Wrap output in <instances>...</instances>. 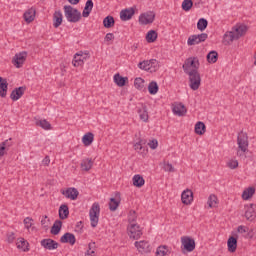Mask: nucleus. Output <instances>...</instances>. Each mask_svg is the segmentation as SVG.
<instances>
[{
    "instance_id": "57",
    "label": "nucleus",
    "mask_w": 256,
    "mask_h": 256,
    "mask_svg": "<svg viewBox=\"0 0 256 256\" xmlns=\"http://www.w3.org/2000/svg\"><path fill=\"white\" fill-rule=\"evenodd\" d=\"M7 241L8 243H13L15 241V233L9 232L7 234Z\"/></svg>"
},
{
    "instance_id": "58",
    "label": "nucleus",
    "mask_w": 256,
    "mask_h": 256,
    "mask_svg": "<svg viewBox=\"0 0 256 256\" xmlns=\"http://www.w3.org/2000/svg\"><path fill=\"white\" fill-rule=\"evenodd\" d=\"M76 231H78V233H83V222L82 221L77 222Z\"/></svg>"
},
{
    "instance_id": "11",
    "label": "nucleus",
    "mask_w": 256,
    "mask_h": 256,
    "mask_svg": "<svg viewBox=\"0 0 256 256\" xmlns=\"http://www.w3.org/2000/svg\"><path fill=\"white\" fill-rule=\"evenodd\" d=\"M181 243L188 253L195 251V240L189 236H183L181 238Z\"/></svg>"
},
{
    "instance_id": "14",
    "label": "nucleus",
    "mask_w": 256,
    "mask_h": 256,
    "mask_svg": "<svg viewBox=\"0 0 256 256\" xmlns=\"http://www.w3.org/2000/svg\"><path fill=\"white\" fill-rule=\"evenodd\" d=\"M134 245L139 253H151V245L145 240L139 242L136 241Z\"/></svg>"
},
{
    "instance_id": "62",
    "label": "nucleus",
    "mask_w": 256,
    "mask_h": 256,
    "mask_svg": "<svg viewBox=\"0 0 256 256\" xmlns=\"http://www.w3.org/2000/svg\"><path fill=\"white\" fill-rule=\"evenodd\" d=\"M6 148L2 144H0V157H3L5 155Z\"/></svg>"
},
{
    "instance_id": "10",
    "label": "nucleus",
    "mask_w": 256,
    "mask_h": 256,
    "mask_svg": "<svg viewBox=\"0 0 256 256\" xmlns=\"http://www.w3.org/2000/svg\"><path fill=\"white\" fill-rule=\"evenodd\" d=\"M88 59L89 54H85L83 52L76 53L72 60V65H74V67H82V65H84L85 61H87Z\"/></svg>"
},
{
    "instance_id": "55",
    "label": "nucleus",
    "mask_w": 256,
    "mask_h": 256,
    "mask_svg": "<svg viewBox=\"0 0 256 256\" xmlns=\"http://www.w3.org/2000/svg\"><path fill=\"white\" fill-rule=\"evenodd\" d=\"M150 149H157V147H159V142L157 141V139H154L152 141H150L148 143Z\"/></svg>"
},
{
    "instance_id": "53",
    "label": "nucleus",
    "mask_w": 256,
    "mask_h": 256,
    "mask_svg": "<svg viewBox=\"0 0 256 256\" xmlns=\"http://www.w3.org/2000/svg\"><path fill=\"white\" fill-rule=\"evenodd\" d=\"M24 225L26 227V229H31V227L33 226V219L27 217L24 219Z\"/></svg>"
},
{
    "instance_id": "52",
    "label": "nucleus",
    "mask_w": 256,
    "mask_h": 256,
    "mask_svg": "<svg viewBox=\"0 0 256 256\" xmlns=\"http://www.w3.org/2000/svg\"><path fill=\"white\" fill-rule=\"evenodd\" d=\"M227 166L229 169H237V167H239V162L237 160H230L228 161Z\"/></svg>"
},
{
    "instance_id": "46",
    "label": "nucleus",
    "mask_w": 256,
    "mask_h": 256,
    "mask_svg": "<svg viewBox=\"0 0 256 256\" xmlns=\"http://www.w3.org/2000/svg\"><path fill=\"white\" fill-rule=\"evenodd\" d=\"M217 196H215V194H211L209 197H208V201H207V205L208 207L211 209L213 207H217Z\"/></svg>"
},
{
    "instance_id": "13",
    "label": "nucleus",
    "mask_w": 256,
    "mask_h": 256,
    "mask_svg": "<svg viewBox=\"0 0 256 256\" xmlns=\"http://www.w3.org/2000/svg\"><path fill=\"white\" fill-rule=\"evenodd\" d=\"M40 245L44 249H48V251H53L59 247V243L51 238L41 240Z\"/></svg>"
},
{
    "instance_id": "19",
    "label": "nucleus",
    "mask_w": 256,
    "mask_h": 256,
    "mask_svg": "<svg viewBox=\"0 0 256 256\" xmlns=\"http://www.w3.org/2000/svg\"><path fill=\"white\" fill-rule=\"evenodd\" d=\"M24 93L25 87H18L11 92L10 99H12V101H19V99L23 97Z\"/></svg>"
},
{
    "instance_id": "32",
    "label": "nucleus",
    "mask_w": 256,
    "mask_h": 256,
    "mask_svg": "<svg viewBox=\"0 0 256 256\" xmlns=\"http://www.w3.org/2000/svg\"><path fill=\"white\" fill-rule=\"evenodd\" d=\"M132 181L134 187H143L145 185V179L139 174L134 175Z\"/></svg>"
},
{
    "instance_id": "9",
    "label": "nucleus",
    "mask_w": 256,
    "mask_h": 256,
    "mask_svg": "<svg viewBox=\"0 0 256 256\" xmlns=\"http://www.w3.org/2000/svg\"><path fill=\"white\" fill-rule=\"evenodd\" d=\"M25 61H27V52L26 51L15 54V56L12 59V63L14 65V67H16L17 69H21V67H23V64L25 63Z\"/></svg>"
},
{
    "instance_id": "26",
    "label": "nucleus",
    "mask_w": 256,
    "mask_h": 256,
    "mask_svg": "<svg viewBox=\"0 0 256 256\" xmlns=\"http://www.w3.org/2000/svg\"><path fill=\"white\" fill-rule=\"evenodd\" d=\"M93 141H95V135L91 132L86 133L82 137V143L85 147H89V145H92Z\"/></svg>"
},
{
    "instance_id": "30",
    "label": "nucleus",
    "mask_w": 256,
    "mask_h": 256,
    "mask_svg": "<svg viewBox=\"0 0 256 256\" xmlns=\"http://www.w3.org/2000/svg\"><path fill=\"white\" fill-rule=\"evenodd\" d=\"M61 227H63V222L61 220H56L50 230V233L52 235H59Z\"/></svg>"
},
{
    "instance_id": "34",
    "label": "nucleus",
    "mask_w": 256,
    "mask_h": 256,
    "mask_svg": "<svg viewBox=\"0 0 256 256\" xmlns=\"http://www.w3.org/2000/svg\"><path fill=\"white\" fill-rule=\"evenodd\" d=\"M91 11H93V0H88L85 4L82 16L89 17V15H91Z\"/></svg>"
},
{
    "instance_id": "5",
    "label": "nucleus",
    "mask_w": 256,
    "mask_h": 256,
    "mask_svg": "<svg viewBox=\"0 0 256 256\" xmlns=\"http://www.w3.org/2000/svg\"><path fill=\"white\" fill-rule=\"evenodd\" d=\"M139 69L143 71H150V73H155L159 70V62L156 59L145 60L138 64Z\"/></svg>"
},
{
    "instance_id": "59",
    "label": "nucleus",
    "mask_w": 256,
    "mask_h": 256,
    "mask_svg": "<svg viewBox=\"0 0 256 256\" xmlns=\"http://www.w3.org/2000/svg\"><path fill=\"white\" fill-rule=\"evenodd\" d=\"M2 146L9 151V148L11 147V139L10 140H6L2 143Z\"/></svg>"
},
{
    "instance_id": "15",
    "label": "nucleus",
    "mask_w": 256,
    "mask_h": 256,
    "mask_svg": "<svg viewBox=\"0 0 256 256\" xmlns=\"http://www.w3.org/2000/svg\"><path fill=\"white\" fill-rule=\"evenodd\" d=\"M232 33L236 36V39H241L245 33H247V26L245 25H236L232 27Z\"/></svg>"
},
{
    "instance_id": "16",
    "label": "nucleus",
    "mask_w": 256,
    "mask_h": 256,
    "mask_svg": "<svg viewBox=\"0 0 256 256\" xmlns=\"http://www.w3.org/2000/svg\"><path fill=\"white\" fill-rule=\"evenodd\" d=\"M135 15V8H126L120 12V19L122 21H129Z\"/></svg>"
},
{
    "instance_id": "36",
    "label": "nucleus",
    "mask_w": 256,
    "mask_h": 256,
    "mask_svg": "<svg viewBox=\"0 0 256 256\" xmlns=\"http://www.w3.org/2000/svg\"><path fill=\"white\" fill-rule=\"evenodd\" d=\"M247 221H253L255 219V205L251 204L245 212Z\"/></svg>"
},
{
    "instance_id": "20",
    "label": "nucleus",
    "mask_w": 256,
    "mask_h": 256,
    "mask_svg": "<svg viewBox=\"0 0 256 256\" xmlns=\"http://www.w3.org/2000/svg\"><path fill=\"white\" fill-rule=\"evenodd\" d=\"M234 41H238V38L235 36L233 31H227L223 36L224 45H231Z\"/></svg>"
},
{
    "instance_id": "3",
    "label": "nucleus",
    "mask_w": 256,
    "mask_h": 256,
    "mask_svg": "<svg viewBox=\"0 0 256 256\" xmlns=\"http://www.w3.org/2000/svg\"><path fill=\"white\" fill-rule=\"evenodd\" d=\"M189 75V87L192 91H197L199 87H201V74L197 70H190V72L186 73Z\"/></svg>"
},
{
    "instance_id": "49",
    "label": "nucleus",
    "mask_w": 256,
    "mask_h": 256,
    "mask_svg": "<svg viewBox=\"0 0 256 256\" xmlns=\"http://www.w3.org/2000/svg\"><path fill=\"white\" fill-rule=\"evenodd\" d=\"M134 87L139 90L143 89L145 87V80L143 78H136L134 80Z\"/></svg>"
},
{
    "instance_id": "56",
    "label": "nucleus",
    "mask_w": 256,
    "mask_h": 256,
    "mask_svg": "<svg viewBox=\"0 0 256 256\" xmlns=\"http://www.w3.org/2000/svg\"><path fill=\"white\" fill-rule=\"evenodd\" d=\"M93 245H95V243L89 244V250H87L85 256H95V250H92Z\"/></svg>"
},
{
    "instance_id": "4",
    "label": "nucleus",
    "mask_w": 256,
    "mask_h": 256,
    "mask_svg": "<svg viewBox=\"0 0 256 256\" xmlns=\"http://www.w3.org/2000/svg\"><path fill=\"white\" fill-rule=\"evenodd\" d=\"M100 213H101V206H99V203H97V202L93 203V205L89 211L91 227L95 228V227H97V225H99Z\"/></svg>"
},
{
    "instance_id": "6",
    "label": "nucleus",
    "mask_w": 256,
    "mask_h": 256,
    "mask_svg": "<svg viewBox=\"0 0 256 256\" xmlns=\"http://www.w3.org/2000/svg\"><path fill=\"white\" fill-rule=\"evenodd\" d=\"M201 64L199 63V58L197 57H190L188 59H186L185 63L182 66V69L184 71V73H191V68L192 71H197V69H199V66Z\"/></svg>"
},
{
    "instance_id": "24",
    "label": "nucleus",
    "mask_w": 256,
    "mask_h": 256,
    "mask_svg": "<svg viewBox=\"0 0 256 256\" xmlns=\"http://www.w3.org/2000/svg\"><path fill=\"white\" fill-rule=\"evenodd\" d=\"M9 84L7 83V79L0 77V97H7V89Z\"/></svg>"
},
{
    "instance_id": "2",
    "label": "nucleus",
    "mask_w": 256,
    "mask_h": 256,
    "mask_svg": "<svg viewBox=\"0 0 256 256\" xmlns=\"http://www.w3.org/2000/svg\"><path fill=\"white\" fill-rule=\"evenodd\" d=\"M237 145H238V151L237 155H243L249 148V137L247 136V133L241 131L238 133L237 136Z\"/></svg>"
},
{
    "instance_id": "40",
    "label": "nucleus",
    "mask_w": 256,
    "mask_h": 256,
    "mask_svg": "<svg viewBox=\"0 0 256 256\" xmlns=\"http://www.w3.org/2000/svg\"><path fill=\"white\" fill-rule=\"evenodd\" d=\"M121 203V199L119 198H111L109 202L110 211H117L119 205Z\"/></svg>"
},
{
    "instance_id": "38",
    "label": "nucleus",
    "mask_w": 256,
    "mask_h": 256,
    "mask_svg": "<svg viewBox=\"0 0 256 256\" xmlns=\"http://www.w3.org/2000/svg\"><path fill=\"white\" fill-rule=\"evenodd\" d=\"M206 59L208 63H217V60L219 59V53H217L215 50H212L207 54Z\"/></svg>"
},
{
    "instance_id": "12",
    "label": "nucleus",
    "mask_w": 256,
    "mask_h": 256,
    "mask_svg": "<svg viewBox=\"0 0 256 256\" xmlns=\"http://www.w3.org/2000/svg\"><path fill=\"white\" fill-rule=\"evenodd\" d=\"M155 21V13L147 12L139 16L140 25H151Z\"/></svg>"
},
{
    "instance_id": "48",
    "label": "nucleus",
    "mask_w": 256,
    "mask_h": 256,
    "mask_svg": "<svg viewBox=\"0 0 256 256\" xmlns=\"http://www.w3.org/2000/svg\"><path fill=\"white\" fill-rule=\"evenodd\" d=\"M128 223L129 225H137V214L135 211H130V214L128 216Z\"/></svg>"
},
{
    "instance_id": "43",
    "label": "nucleus",
    "mask_w": 256,
    "mask_h": 256,
    "mask_svg": "<svg viewBox=\"0 0 256 256\" xmlns=\"http://www.w3.org/2000/svg\"><path fill=\"white\" fill-rule=\"evenodd\" d=\"M146 41H147V43H155V41H157V31L150 30L146 34Z\"/></svg>"
},
{
    "instance_id": "18",
    "label": "nucleus",
    "mask_w": 256,
    "mask_h": 256,
    "mask_svg": "<svg viewBox=\"0 0 256 256\" xmlns=\"http://www.w3.org/2000/svg\"><path fill=\"white\" fill-rule=\"evenodd\" d=\"M182 203L184 205H191V202L193 201V191L190 189H186L181 194Z\"/></svg>"
},
{
    "instance_id": "23",
    "label": "nucleus",
    "mask_w": 256,
    "mask_h": 256,
    "mask_svg": "<svg viewBox=\"0 0 256 256\" xmlns=\"http://www.w3.org/2000/svg\"><path fill=\"white\" fill-rule=\"evenodd\" d=\"M227 247L230 253H235L237 251V238L230 236L227 241Z\"/></svg>"
},
{
    "instance_id": "37",
    "label": "nucleus",
    "mask_w": 256,
    "mask_h": 256,
    "mask_svg": "<svg viewBox=\"0 0 256 256\" xmlns=\"http://www.w3.org/2000/svg\"><path fill=\"white\" fill-rule=\"evenodd\" d=\"M16 245H17V248L22 249V251H29V242H27L25 238H19L17 240Z\"/></svg>"
},
{
    "instance_id": "28",
    "label": "nucleus",
    "mask_w": 256,
    "mask_h": 256,
    "mask_svg": "<svg viewBox=\"0 0 256 256\" xmlns=\"http://www.w3.org/2000/svg\"><path fill=\"white\" fill-rule=\"evenodd\" d=\"M127 81H129L127 77L120 76L119 74L114 75V83H116L118 87H125Z\"/></svg>"
},
{
    "instance_id": "1",
    "label": "nucleus",
    "mask_w": 256,
    "mask_h": 256,
    "mask_svg": "<svg viewBox=\"0 0 256 256\" xmlns=\"http://www.w3.org/2000/svg\"><path fill=\"white\" fill-rule=\"evenodd\" d=\"M64 15L69 23H79L81 21V12L73 6H64Z\"/></svg>"
},
{
    "instance_id": "39",
    "label": "nucleus",
    "mask_w": 256,
    "mask_h": 256,
    "mask_svg": "<svg viewBox=\"0 0 256 256\" xmlns=\"http://www.w3.org/2000/svg\"><path fill=\"white\" fill-rule=\"evenodd\" d=\"M206 126L203 122H197L195 125V134L196 135H205Z\"/></svg>"
},
{
    "instance_id": "54",
    "label": "nucleus",
    "mask_w": 256,
    "mask_h": 256,
    "mask_svg": "<svg viewBox=\"0 0 256 256\" xmlns=\"http://www.w3.org/2000/svg\"><path fill=\"white\" fill-rule=\"evenodd\" d=\"M164 171H168L169 173H175V168L173 167V164L167 163L164 165Z\"/></svg>"
},
{
    "instance_id": "64",
    "label": "nucleus",
    "mask_w": 256,
    "mask_h": 256,
    "mask_svg": "<svg viewBox=\"0 0 256 256\" xmlns=\"http://www.w3.org/2000/svg\"><path fill=\"white\" fill-rule=\"evenodd\" d=\"M79 1L81 0H68V3H70L71 5H78Z\"/></svg>"
},
{
    "instance_id": "17",
    "label": "nucleus",
    "mask_w": 256,
    "mask_h": 256,
    "mask_svg": "<svg viewBox=\"0 0 256 256\" xmlns=\"http://www.w3.org/2000/svg\"><path fill=\"white\" fill-rule=\"evenodd\" d=\"M61 193L62 195H65L67 199H71L72 201H75V199L79 197L77 188H68L67 190H62Z\"/></svg>"
},
{
    "instance_id": "61",
    "label": "nucleus",
    "mask_w": 256,
    "mask_h": 256,
    "mask_svg": "<svg viewBox=\"0 0 256 256\" xmlns=\"http://www.w3.org/2000/svg\"><path fill=\"white\" fill-rule=\"evenodd\" d=\"M237 232H238V233H247V227H245V226H243V225L238 226Z\"/></svg>"
},
{
    "instance_id": "27",
    "label": "nucleus",
    "mask_w": 256,
    "mask_h": 256,
    "mask_svg": "<svg viewBox=\"0 0 256 256\" xmlns=\"http://www.w3.org/2000/svg\"><path fill=\"white\" fill-rule=\"evenodd\" d=\"M80 167L82 171H91L93 167V160L90 158L83 159L81 161Z\"/></svg>"
},
{
    "instance_id": "29",
    "label": "nucleus",
    "mask_w": 256,
    "mask_h": 256,
    "mask_svg": "<svg viewBox=\"0 0 256 256\" xmlns=\"http://www.w3.org/2000/svg\"><path fill=\"white\" fill-rule=\"evenodd\" d=\"M138 114L141 121H144V123L149 121V112H147V107L145 105H142V108L138 110Z\"/></svg>"
},
{
    "instance_id": "35",
    "label": "nucleus",
    "mask_w": 256,
    "mask_h": 256,
    "mask_svg": "<svg viewBox=\"0 0 256 256\" xmlns=\"http://www.w3.org/2000/svg\"><path fill=\"white\" fill-rule=\"evenodd\" d=\"M253 195H255V189L253 187H249L243 191L242 199L244 201H249V199H251V197H253Z\"/></svg>"
},
{
    "instance_id": "44",
    "label": "nucleus",
    "mask_w": 256,
    "mask_h": 256,
    "mask_svg": "<svg viewBox=\"0 0 256 256\" xmlns=\"http://www.w3.org/2000/svg\"><path fill=\"white\" fill-rule=\"evenodd\" d=\"M209 25V22L205 18H200L197 23V29L199 31H205L207 29V26Z\"/></svg>"
},
{
    "instance_id": "63",
    "label": "nucleus",
    "mask_w": 256,
    "mask_h": 256,
    "mask_svg": "<svg viewBox=\"0 0 256 256\" xmlns=\"http://www.w3.org/2000/svg\"><path fill=\"white\" fill-rule=\"evenodd\" d=\"M42 163H43L44 165H49V163H51V159L49 158V156H46V157L43 159Z\"/></svg>"
},
{
    "instance_id": "60",
    "label": "nucleus",
    "mask_w": 256,
    "mask_h": 256,
    "mask_svg": "<svg viewBox=\"0 0 256 256\" xmlns=\"http://www.w3.org/2000/svg\"><path fill=\"white\" fill-rule=\"evenodd\" d=\"M104 39L105 41H113V39H115V35H113V33H107Z\"/></svg>"
},
{
    "instance_id": "8",
    "label": "nucleus",
    "mask_w": 256,
    "mask_h": 256,
    "mask_svg": "<svg viewBox=\"0 0 256 256\" xmlns=\"http://www.w3.org/2000/svg\"><path fill=\"white\" fill-rule=\"evenodd\" d=\"M128 235L130 239H140L141 235H143V230L141 229V226L139 224H131L128 225Z\"/></svg>"
},
{
    "instance_id": "42",
    "label": "nucleus",
    "mask_w": 256,
    "mask_h": 256,
    "mask_svg": "<svg viewBox=\"0 0 256 256\" xmlns=\"http://www.w3.org/2000/svg\"><path fill=\"white\" fill-rule=\"evenodd\" d=\"M148 91L150 95H157V93H159V85L157 84V82H150L148 85Z\"/></svg>"
},
{
    "instance_id": "31",
    "label": "nucleus",
    "mask_w": 256,
    "mask_h": 256,
    "mask_svg": "<svg viewBox=\"0 0 256 256\" xmlns=\"http://www.w3.org/2000/svg\"><path fill=\"white\" fill-rule=\"evenodd\" d=\"M69 217V206L67 204H62L59 208V218L60 219H67Z\"/></svg>"
},
{
    "instance_id": "47",
    "label": "nucleus",
    "mask_w": 256,
    "mask_h": 256,
    "mask_svg": "<svg viewBox=\"0 0 256 256\" xmlns=\"http://www.w3.org/2000/svg\"><path fill=\"white\" fill-rule=\"evenodd\" d=\"M167 253H169L167 246H159L156 250V256H165Z\"/></svg>"
},
{
    "instance_id": "7",
    "label": "nucleus",
    "mask_w": 256,
    "mask_h": 256,
    "mask_svg": "<svg viewBox=\"0 0 256 256\" xmlns=\"http://www.w3.org/2000/svg\"><path fill=\"white\" fill-rule=\"evenodd\" d=\"M209 35L207 33L194 34L189 36L187 40V45L193 47V45H199V43H205Z\"/></svg>"
},
{
    "instance_id": "41",
    "label": "nucleus",
    "mask_w": 256,
    "mask_h": 256,
    "mask_svg": "<svg viewBox=\"0 0 256 256\" xmlns=\"http://www.w3.org/2000/svg\"><path fill=\"white\" fill-rule=\"evenodd\" d=\"M103 25L106 29H111L115 25V18L113 16H107L103 20Z\"/></svg>"
},
{
    "instance_id": "50",
    "label": "nucleus",
    "mask_w": 256,
    "mask_h": 256,
    "mask_svg": "<svg viewBox=\"0 0 256 256\" xmlns=\"http://www.w3.org/2000/svg\"><path fill=\"white\" fill-rule=\"evenodd\" d=\"M191 7H193V0H184L182 2L183 11H191Z\"/></svg>"
},
{
    "instance_id": "25",
    "label": "nucleus",
    "mask_w": 256,
    "mask_h": 256,
    "mask_svg": "<svg viewBox=\"0 0 256 256\" xmlns=\"http://www.w3.org/2000/svg\"><path fill=\"white\" fill-rule=\"evenodd\" d=\"M63 23V13L56 11L53 15V27L57 29Z\"/></svg>"
},
{
    "instance_id": "33",
    "label": "nucleus",
    "mask_w": 256,
    "mask_h": 256,
    "mask_svg": "<svg viewBox=\"0 0 256 256\" xmlns=\"http://www.w3.org/2000/svg\"><path fill=\"white\" fill-rule=\"evenodd\" d=\"M173 113L174 115H178V117H183L185 113H187V109H185V106L182 104H178L173 107Z\"/></svg>"
},
{
    "instance_id": "22",
    "label": "nucleus",
    "mask_w": 256,
    "mask_h": 256,
    "mask_svg": "<svg viewBox=\"0 0 256 256\" xmlns=\"http://www.w3.org/2000/svg\"><path fill=\"white\" fill-rule=\"evenodd\" d=\"M35 15H36V10L35 8H30L24 13V21L26 23H33L35 21Z\"/></svg>"
},
{
    "instance_id": "51",
    "label": "nucleus",
    "mask_w": 256,
    "mask_h": 256,
    "mask_svg": "<svg viewBox=\"0 0 256 256\" xmlns=\"http://www.w3.org/2000/svg\"><path fill=\"white\" fill-rule=\"evenodd\" d=\"M146 141L143 139H140L138 142L134 144L135 151H141L143 149V145H145Z\"/></svg>"
},
{
    "instance_id": "45",
    "label": "nucleus",
    "mask_w": 256,
    "mask_h": 256,
    "mask_svg": "<svg viewBox=\"0 0 256 256\" xmlns=\"http://www.w3.org/2000/svg\"><path fill=\"white\" fill-rule=\"evenodd\" d=\"M37 127H41L42 129H45L46 131H49L51 129V123L47 120H37L36 121Z\"/></svg>"
},
{
    "instance_id": "21",
    "label": "nucleus",
    "mask_w": 256,
    "mask_h": 256,
    "mask_svg": "<svg viewBox=\"0 0 256 256\" xmlns=\"http://www.w3.org/2000/svg\"><path fill=\"white\" fill-rule=\"evenodd\" d=\"M60 242L74 245L77 242V239L73 233L67 232L60 238Z\"/></svg>"
}]
</instances>
